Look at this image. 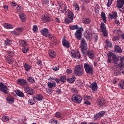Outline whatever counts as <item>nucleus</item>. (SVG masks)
Listing matches in <instances>:
<instances>
[{"label":"nucleus","instance_id":"nucleus-1","mask_svg":"<svg viewBox=\"0 0 124 124\" xmlns=\"http://www.w3.org/2000/svg\"><path fill=\"white\" fill-rule=\"evenodd\" d=\"M82 31H83V29L82 28L77 30L75 33V36L78 40H81V51L83 55H85L87 52V50H88V44L85 39L82 38Z\"/></svg>","mask_w":124,"mask_h":124},{"label":"nucleus","instance_id":"nucleus-2","mask_svg":"<svg viewBox=\"0 0 124 124\" xmlns=\"http://www.w3.org/2000/svg\"><path fill=\"white\" fill-rule=\"evenodd\" d=\"M19 47H22V51L24 54H26L27 52H29V46H28V42L25 40H19Z\"/></svg>","mask_w":124,"mask_h":124},{"label":"nucleus","instance_id":"nucleus-3","mask_svg":"<svg viewBox=\"0 0 124 124\" xmlns=\"http://www.w3.org/2000/svg\"><path fill=\"white\" fill-rule=\"evenodd\" d=\"M74 73L77 76H83L84 75V70L81 68L80 65L75 66Z\"/></svg>","mask_w":124,"mask_h":124},{"label":"nucleus","instance_id":"nucleus-4","mask_svg":"<svg viewBox=\"0 0 124 124\" xmlns=\"http://www.w3.org/2000/svg\"><path fill=\"white\" fill-rule=\"evenodd\" d=\"M84 69L86 73L90 74V75H93V67L92 65L85 63L84 64Z\"/></svg>","mask_w":124,"mask_h":124},{"label":"nucleus","instance_id":"nucleus-5","mask_svg":"<svg viewBox=\"0 0 124 124\" xmlns=\"http://www.w3.org/2000/svg\"><path fill=\"white\" fill-rule=\"evenodd\" d=\"M71 99L72 101L78 104L82 102V96H81V95L75 94L72 96Z\"/></svg>","mask_w":124,"mask_h":124},{"label":"nucleus","instance_id":"nucleus-6","mask_svg":"<svg viewBox=\"0 0 124 124\" xmlns=\"http://www.w3.org/2000/svg\"><path fill=\"white\" fill-rule=\"evenodd\" d=\"M17 83L21 87H26L28 86V81L25 79L19 78L17 80Z\"/></svg>","mask_w":124,"mask_h":124},{"label":"nucleus","instance_id":"nucleus-7","mask_svg":"<svg viewBox=\"0 0 124 124\" xmlns=\"http://www.w3.org/2000/svg\"><path fill=\"white\" fill-rule=\"evenodd\" d=\"M71 56L72 57L74 58L75 59H78L80 60L81 59V55L80 54V51L77 50H72L71 53Z\"/></svg>","mask_w":124,"mask_h":124},{"label":"nucleus","instance_id":"nucleus-8","mask_svg":"<svg viewBox=\"0 0 124 124\" xmlns=\"http://www.w3.org/2000/svg\"><path fill=\"white\" fill-rule=\"evenodd\" d=\"M24 90L25 93H26L27 94H29L30 95H32L34 94V90L29 86H26L24 87Z\"/></svg>","mask_w":124,"mask_h":124},{"label":"nucleus","instance_id":"nucleus-9","mask_svg":"<svg viewBox=\"0 0 124 124\" xmlns=\"http://www.w3.org/2000/svg\"><path fill=\"white\" fill-rule=\"evenodd\" d=\"M86 54L90 60H93L94 59V52L93 50H90L88 51V49H87L85 54L83 55H85Z\"/></svg>","mask_w":124,"mask_h":124},{"label":"nucleus","instance_id":"nucleus-10","mask_svg":"<svg viewBox=\"0 0 124 124\" xmlns=\"http://www.w3.org/2000/svg\"><path fill=\"white\" fill-rule=\"evenodd\" d=\"M7 87L4 85L2 83H0V91L1 92H2L3 93H5V94H7L8 93V92H7Z\"/></svg>","mask_w":124,"mask_h":124},{"label":"nucleus","instance_id":"nucleus-11","mask_svg":"<svg viewBox=\"0 0 124 124\" xmlns=\"http://www.w3.org/2000/svg\"><path fill=\"white\" fill-rule=\"evenodd\" d=\"M41 33L45 37H48L49 36V30L47 28H44L41 30Z\"/></svg>","mask_w":124,"mask_h":124},{"label":"nucleus","instance_id":"nucleus-12","mask_svg":"<svg viewBox=\"0 0 124 124\" xmlns=\"http://www.w3.org/2000/svg\"><path fill=\"white\" fill-rule=\"evenodd\" d=\"M97 104L99 107H102L105 104V100L104 98H100L97 100Z\"/></svg>","mask_w":124,"mask_h":124},{"label":"nucleus","instance_id":"nucleus-13","mask_svg":"<svg viewBox=\"0 0 124 124\" xmlns=\"http://www.w3.org/2000/svg\"><path fill=\"white\" fill-rule=\"evenodd\" d=\"M89 88L91 89L93 92H95V91L97 90V83L95 82H93L89 86Z\"/></svg>","mask_w":124,"mask_h":124},{"label":"nucleus","instance_id":"nucleus-14","mask_svg":"<svg viewBox=\"0 0 124 124\" xmlns=\"http://www.w3.org/2000/svg\"><path fill=\"white\" fill-rule=\"evenodd\" d=\"M105 115V112L104 111H100L99 113H97L95 115H94V118L96 120L97 119H99L100 118H102L103 116Z\"/></svg>","mask_w":124,"mask_h":124},{"label":"nucleus","instance_id":"nucleus-15","mask_svg":"<svg viewBox=\"0 0 124 124\" xmlns=\"http://www.w3.org/2000/svg\"><path fill=\"white\" fill-rule=\"evenodd\" d=\"M124 0H117L116 1V7L122 8L124 6Z\"/></svg>","mask_w":124,"mask_h":124},{"label":"nucleus","instance_id":"nucleus-16","mask_svg":"<svg viewBox=\"0 0 124 124\" xmlns=\"http://www.w3.org/2000/svg\"><path fill=\"white\" fill-rule=\"evenodd\" d=\"M67 16L68 18H69L71 21H73V20L75 19V17H74V14H73V12H71L70 10H68Z\"/></svg>","mask_w":124,"mask_h":124},{"label":"nucleus","instance_id":"nucleus-17","mask_svg":"<svg viewBox=\"0 0 124 124\" xmlns=\"http://www.w3.org/2000/svg\"><path fill=\"white\" fill-rule=\"evenodd\" d=\"M48 55L51 59H55L57 56L56 52L52 49L48 50Z\"/></svg>","mask_w":124,"mask_h":124},{"label":"nucleus","instance_id":"nucleus-18","mask_svg":"<svg viewBox=\"0 0 124 124\" xmlns=\"http://www.w3.org/2000/svg\"><path fill=\"white\" fill-rule=\"evenodd\" d=\"M42 20L44 23H47V22H50L51 18L50 17L45 15H43L42 16Z\"/></svg>","mask_w":124,"mask_h":124},{"label":"nucleus","instance_id":"nucleus-19","mask_svg":"<svg viewBox=\"0 0 124 124\" xmlns=\"http://www.w3.org/2000/svg\"><path fill=\"white\" fill-rule=\"evenodd\" d=\"M114 51H115L116 53H119V54L123 53L122 48H121V47H120V46L118 45H115L114 46Z\"/></svg>","mask_w":124,"mask_h":124},{"label":"nucleus","instance_id":"nucleus-20","mask_svg":"<svg viewBox=\"0 0 124 124\" xmlns=\"http://www.w3.org/2000/svg\"><path fill=\"white\" fill-rule=\"evenodd\" d=\"M91 22H92V20H91V18L88 17L84 18L82 20V23L85 25L91 24Z\"/></svg>","mask_w":124,"mask_h":124},{"label":"nucleus","instance_id":"nucleus-21","mask_svg":"<svg viewBox=\"0 0 124 124\" xmlns=\"http://www.w3.org/2000/svg\"><path fill=\"white\" fill-rule=\"evenodd\" d=\"M47 86L49 89H52L53 87H57V83L54 81H52V82H48Z\"/></svg>","mask_w":124,"mask_h":124},{"label":"nucleus","instance_id":"nucleus-22","mask_svg":"<svg viewBox=\"0 0 124 124\" xmlns=\"http://www.w3.org/2000/svg\"><path fill=\"white\" fill-rule=\"evenodd\" d=\"M23 66L24 67L25 71H30V70L31 69V66L30 65L27 63H24Z\"/></svg>","mask_w":124,"mask_h":124},{"label":"nucleus","instance_id":"nucleus-23","mask_svg":"<svg viewBox=\"0 0 124 124\" xmlns=\"http://www.w3.org/2000/svg\"><path fill=\"white\" fill-rule=\"evenodd\" d=\"M8 103L10 104H12V103H14V97L12 96H8L6 98Z\"/></svg>","mask_w":124,"mask_h":124},{"label":"nucleus","instance_id":"nucleus-24","mask_svg":"<svg viewBox=\"0 0 124 124\" xmlns=\"http://www.w3.org/2000/svg\"><path fill=\"white\" fill-rule=\"evenodd\" d=\"M3 26H4V28H5V29H14V26H13V25L9 24V23H4L3 24Z\"/></svg>","mask_w":124,"mask_h":124},{"label":"nucleus","instance_id":"nucleus-25","mask_svg":"<svg viewBox=\"0 0 124 124\" xmlns=\"http://www.w3.org/2000/svg\"><path fill=\"white\" fill-rule=\"evenodd\" d=\"M16 93L17 95L19 97H24L25 96L24 93H23V92L20 90H16Z\"/></svg>","mask_w":124,"mask_h":124},{"label":"nucleus","instance_id":"nucleus-26","mask_svg":"<svg viewBox=\"0 0 124 124\" xmlns=\"http://www.w3.org/2000/svg\"><path fill=\"white\" fill-rule=\"evenodd\" d=\"M117 12H113L112 14H109L108 16L110 17L111 20L112 19H116L117 18Z\"/></svg>","mask_w":124,"mask_h":124},{"label":"nucleus","instance_id":"nucleus-27","mask_svg":"<svg viewBox=\"0 0 124 124\" xmlns=\"http://www.w3.org/2000/svg\"><path fill=\"white\" fill-rule=\"evenodd\" d=\"M27 80L29 83H30V84H34L35 83V80L34 79V78L32 77H29L27 78Z\"/></svg>","mask_w":124,"mask_h":124},{"label":"nucleus","instance_id":"nucleus-28","mask_svg":"<svg viewBox=\"0 0 124 124\" xmlns=\"http://www.w3.org/2000/svg\"><path fill=\"white\" fill-rule=\"evenodd\" d=\"M62 44L64 47H66V48H69V42L65 40V39H63L62 40Z\"/></svg>","mask_w":124,"mask_h":124},{"label":"nucleus","instance_id":"nucleus-29","mask_svg":"<svg viewBox=\"0 0 124 124\" xmlns=\"http://www.w3.org/2000/svg\"><path fill=\"white\" fill-rule=\"evenodd\" d=\"M101 17L104 22V23H106L107 20L106 19V15L104 13V12H102L101 14Z\"/></svg>","mask_w":124,"mask_h":124},{"label":"nucleus","instance_id":"nucleus-30","mask_svg":"<svg viewBox=\"0 0 124 124\" xmlns=\"http://www.w3.org/2000/svg\"><path fill=\"white\" fill-rule=\"evenodd\" d=\"M28 103L30 105H33V104H35V99L34 98V96H33L32 98L29 99Z\"/></svg>","mask_w":124,"mask_h":124},{"label":"nucleus","instance_id":"nucleus-31","mask_svg":"<svg viewBox=\"0 0 124 124\" xmlns=\"http://www.w3.org/2000/svg\"><path fill=\"white\" fill-rule=\"evenodd\" d=\"M75 80H76V78L74 76H73V77L71 78L68 79L67 81L68 83L73 84V83L75 82Z\"/></svg>","mask_w":124,"mask_h":124},{"label":"nucleus","instance_id":"nucleus-32","mask_svg":"<svg viewBox=\"0 0 124 124\" xmlns=\"http://www.w3.org/2000/svg\"><path fill=\"white\" fill-rule=\"evenodd\" d=\"M6 62L9 64H11V63H13V62H14V59H13V58H10L8 57L6 58Z\"/></svg>","mask_w":124,"mask_h":124},{"label":"nucleus","instance_id":"nucleus-33","mask_svg":"<svg viewBox=\"0 0 124 124\" xmlns=\"http://www.w3.org/2000/svg\"><path fill=\"white\" fill-rule=\"evenodd\" d=\"M113 56H114V55H113V53L112 52H109L108 53V62H109V63H110L111 62H112V59H111V57H112V58H113Z\"/></svg>","mask_w":124,"mask_h":124},{"label":"nucleus","instance_id":"nucleus-34","mask_svg":"<svg viewBox=\"0 0 124 124\" xmlns=\"http://www.w3.org/2000/svg\"><path fill=\"white\" fill-rule=\"evenodd\" d=\"M59 10L62 13H64L66 11V6L64 5L63 6H60Z\"/></svg>","mask_w":124,"mask_h":124},{"label":"nucleus","instance_id":"nucleus-35","mask_svg":"<svg viewBox=\"0 0 124 124\" xmlns=\"http://www.w3.org/2000/svg\"><path fill=\"white\" fill-rule=\"evenodd\" d=\"M55 116L56 118H58L59 119H62V117H63V115H62V113L61 112H57L55 113Z\"/></svg>","mask_w":124,"mask_h":124},{"label":"nucleus","instance_id":"nucleus-36","mask_svg":"<svg viewBox=\"0 0 124 124\" xmlns=\"http://www.w3.org/2000/svg\"><path fill=\"white\" fill-rule=\"evenodd\" d=\"M19 16L22 21V22H25L26 21V16L25 15V14H20L19 15Z\"/></svg>","mask_w":124,"mask_h":124},{"label":"nucleus","instance_id":"nucleus-37","mask_svg":"<svg viewBox=\"0 0 124 124\" xmlns=\"http://www.w3.org/2000/svg\"><path fill=\"white\" fill-rule=\"evenodd\" d=\"M34 98L38 100L39 101H41V100H43V96H42L41 94H39L36 96H34Z\"/></svg>","mask_w":124,"mask_h":124},{"label":"nucleus","instance_id":"nucleus-38","mask_svg":"<svg viewBox=\"0 0 124 124\" xmlns=\"http://www.w3.org/2000/svg\"><path fill=\"white\" fill-rule=\"evenodd\" d=\"M74 7L75 8V10L76 11H79L80 9V8H79V4H78L76 2H74Z\"/></svg>","mask_w":124,"mask_h":124},{"label":"nucleus","instance_id":"nucleus-39","mask_svg":"<svg viewBox=\"0 0 124 124\" xmlns=\"http://www.w3.org/2000/svg\"><path fill=\"white\" fill-rule=\"evenodd\" d=\"M100 29H101V31L106 30V26H105V24H104L103 22L101 23Z\"/></svg>","mask_w":124,"mask_h":124},{"label":"nucleus","instance_id":"nucleus-40","mask_svg":"<svg viewBox=\"0 0 124 124\" xmlns=\"http://www.w3.org/2000/svg\"><path fill=\"white\" fill-rule=\"evenodd\" d=\"M118 87H120V89L121 90H124V80L121 81L119 84H118Z\"/></svg>","mask_w":124,"mask_h":124},{"label":"nucleus","instance_id":"nucleus-41","mask_svg":"<svg viewBox=\"0 0 124 124\" xmlns=\"http://www.w3.org/2000/svg\"><path fill=\"white\" fill-rule=\"evenodd\" d=\"M60 81L61 82H62L63 83H64L66 81V77L65 76H61L60 77Z\"/></svg>","mask_w":124,"mask_h":124},{"label":"nucleus","instance_id":"nucleus-42","mask_svg":"<svg viewBox=\"0 0 124 124\" xmlns=\"http://www.w3.org/2000/svg\"><path fill=\"white\" fill-rule=\"evenodd\" d=\"M2 122H8L9 121V117L7 116H3L1 118Z\"/></svg>","mask_w":124,"mask_h":124},{"label":"nucleus","instance_id":"nucleus-43","mask_svg":"<svg viewBox=\"0 0 124 124\" xmlns=\"http://www.w3.org/2000/svg\"><path fill=\"white\" fill-rule=\"evenodd\" d=\"M112 61L114 62V63L115 64H117V62H118V58L115 55H113L112 56Z\"/></svg>","mask_w":124,"mask_h":124},{"label":"nucleus","instance_id":"nucleus-44","mask_svg":"<svg viewBox=\"0 0 124 124\" xmlns=\"http://www.w3.org/2000/svg\"><path fill=\"white\" fill-rule=\"evenodd\" d=\"M12 43V41L11 40L7 39L5 41V44L6 46H9Z\"/></svg>","mask_w":124,"mask_h":124},{"label":"nucleus","instance_id":"nucleus-45","mask_svg":"<svg viewBox=\"0 0 124 124\" xmlns=\"http://www.w3.org/2000/svg\"><path fill=\"white\" fill-rule=\"evenodd\" d=\"M70 30H72V31H74V30H78V25H72L70 26Z\"/></svg>","mask_w":124,"mask_h":124},{"label":"nucleus","instance_id":"nucleus-46","mask_svg":"<svg viewBox=\"0 0 124 124\" xmlns=\"http://www.w3.org/2000/svg\"><path fill=\"white\" fill-rule=\"evenodd\" d=\"M119 81V78H113V79L111 80L112 83L113 84H117Z\"/></svg>","mask_w":124,"mask_h":124},{"label":"nucleus","instance_id":"nucleus-47","mask_svg":"<svg viewBox=\"0 0 124 124\" xmlns=\"http://www.w3.org/2000/svg\"><path fill=\"white\" fill-rule=\"evenodd\" d=\"M113 3V0H108V2L107 3V7H110L111 6V4Z\"/></svg>","mask_w":124,"mask_h":124},{"label":"nucleus","instance_id":"nucleus-48","mask_svg":"<svg viewBox=\"0 0 124 124\" xmlns=\"http://www.w3.org/2000/svg\"><path fill=\"white\" fill-rule=\"evenodd\" d=\"M32 31L34 32H36L37 31H38V27H37V25H34L32 27Z\"/></svg>","mask_w":124,"mask_h":124},{"label":"nucleus","instance_id":"nucleus-49","mask_svg":"<svg viewBox=\"0 0 124 124\" xmlns=\"http://www.w3.org/2000/svg\"><path fill=\"white\" fill-rule=\"evenodd\" d=\"M101 32H102L103 35L105 37H106V36H108V31H107V30H104L103 31H101Z\"/></svg>","mask_w":124,"mask_h":124},{"label":"nucleus","instance_id":"nucleus-50","mask_svg":"<svg viewBox=\"0 0 124 124\" xmlns=\"http://www.w3.org/2000/svg\"><path fill=\"white\" fill-rule=\"evenodd\" d=\"M52 69L53 70H55V71L59 70V69H60V65H54Z\"/></svg>","mask_w":124,"mask_h":124},{"label":"nucleus","instance_id":"nucleus-51","mask_svg":"<svg viewBox=\"0 0 124 124\" xmlns=\"http://www.w3.org/2000/svg\"><path fill=\"white\" fill-rule=\"evenodd\" d=\"M11 33L13 34V35H17V36H19V35H20V33L15 31H12Z\"/></svg>","mask_w":124,"mask_h":124},{"label":"nucleus","instance_id":"nucleus-52","mask_svg":"<svg viewBox=\"0 0 124 124\" xmlns=\"http://www.w3.org/2000/svg\"><path fill=\"white\" fill-rule=\"evenodd\" d=\"M23 9V7L20 5H18L16 6V10L18 12H21L22 11V10Z\"/></svg>","mask_w":124,"mask_h":124},{"label":"nucleus","instance_id":"nucleus-53","mask_svg":"<svg viewBox=\"0 0 124 124\" xmlns=\"http://www.w3.org/2000/svg\"><path fill=\"white\" fill-rule=\"evenodd\" d=\"M106 42L107 47H112V43H111V42L109 41H107Z\"/></svg>","mask_w":124,"mask_h":124},{"label":"nucleus","instance_id":"nucleus-54","mask_svg":"<svg viewBox=\"0 0 124 124\" xmlns=\"http://www.w3.org/2000/svg\"><path fill=\"white\" fill-rule=\"evenodd\" d=\"M121 31V30L119 28H116L113 31V32L114 33H119Z\"/></svg>","mask_w":124,"mask_h":124},{"label":"nucleus","instance_id":"nucleus-55","mask_svg":"<svg viewBox=\"0 0 124 124\" xmlns=\"http://www.w3.org/2000/svg\"><path fill=\"white\" fill-rule=\"evenodd\" d=\"M71 92L73 93H78V91L76 88H73L71 89Z\"/></svg>","mask_w":124,"mask_h":124},{"label":"nucleus","instance_id":"nucleus-56","mask_svg":"<svg viewBox=\"0 0 124 124\" xmlns=\"http://www.w3.org/2000/svg\"><path fill=\"white\" fill-rule=\"evenodd\" d=\"M93 39H94L95 42H97V40H98V36H97V35H96V34H94L93 35Z\"/></svg>","mask_w":124,"mask_h":124},{"label":"nucleus","instance_id":"nucleus-57","mask_svg":"<svg viewBox=\"0 0 124 124\" xmlns=\"http://www.w3.org/2000/svg\"><path fill=\"white\" fill-rule=\"evenodd\" d=\"M16 31H17L19 32H22V31H23V29L22 28L19 27V28H16Z\"/></svg>","mask_w":124,"mask_h":124},{"label":"nucleus","instance_id":"nucleus-58","mask_svg":"<svg viewBox=\"0 0 124 124\" xmlns=\"http://www.w3.org/2000/svg\"><path fill=\"white\" fill-rule=\"evenodd\" d=\"M51 80H54V81H55L57 84H60V80L59 78H52Z\"/></svg>","mask_w":124,"mask_h":124},{"label":"nucleus","instance_id":"nucleus-59","mask_svg":"<svg viewBox=\"0 0 124 124\" xmlns=\"http://www.w3.org/2000/svg\"><path fill=\"white\" fill-rule=\"evenodd\" d=\"M37 64H38L39 66H41V65L42 64V61L40 60H38L37 61Z\"/></svg>","mask_w":124,"mask_h":124},{"label":"nucleus","instance_id":"nucleus-60","mask_svg":"<svg viewBox=\"0 0 124 124\" xmlns=\"http://www.w3.org/2000/svg\"><path fill=\"white\" fill-rule=\"evenodd\" d=\"M118 66L120 68L124 67V63L123 62H121L120 63L118 64Z\"/></svg>","mask_w":124,"mask_h":124},{"label":"nucleus","instance_id":"nucleus-61","mask_svg":"<svg viewBox=\"0 0 124 124\" xmlns=\"http://www.w3.org/2000/svg\"><path fill=\"white\" fill-rule=\"evenodd\" d=\"M56 93H58V94H62V89H58L56 90Z\"/></svg>","mask_w":124,"mask_h":124},{"label":"nucleus","instance_id":"nucleus-62","mask_svg":"<svg viewBox=\"0 0 124 124\" xmlns=\"http://www.w3.org/2000/svg\"><path fill=\"white\" fill-rule=\"evenodd\" d=\"M7 55L9 56V57H13L14 54L11 51H8Z\"/></svg>","mask_w":124,"mask_h":124},{"label":"nucleus","instance_id":"nucleus-63","mask_svg":"<svg viewBox=\"0 0 124 124\" xmlns=\"http://www.w3.org/2000/svg\"><path fill=\"white\" fill-rule=\"evenodd\" d=\"M119 39V37L118 36H115L112 38L113 41H117Z\"/></svg>","mask_w":124,"mask_h":124},{"label":"nucleus","instance_id":"nucleus-64","mask_svg":"<svg viewBox=\"0 0 124 124\" xmlns=\"http://www.w3.org/2000/svg\"><path fill=\"white\" fill-rule=\"evenodd\" d=\"M5 11H8V6H7V5H4L3 6Z\"/></svg>","mask_w":124,"mask_h":124}]
</instances>
